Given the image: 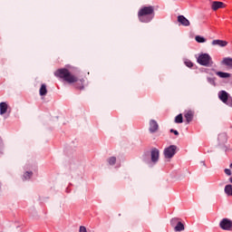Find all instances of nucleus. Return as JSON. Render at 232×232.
I'll return each mask as SVG.
<instances>
[{
	"instance_id": "nucleus-23",
	"label": "nucleus",
	"mask_w": 232,
	"mask_h": 232,
	"mask_svg": "<svg viewBox=\"0 0 232 232\" xmlns=\"http://www.w3.org/2000/svg\"><path fill=\"white\" fill-rule=\"evenodd\" d=\"M117 162V158L115 157H111L108 159V163L110 166H115V163Z\"/></svg>"
},
{
	"instance_id": "nucleus-13",
	"label": "nucleus",
	"mask_w": 232,
	"mask_h": 232,
	"mask_svg": "<svg viewBox=\"0 0 232 232\" xmlns=\"http://www.w3.org/2000/svg\"><path fill=\"white\" fill-rule=\"evenodd\" d=\"M212 45L224 47V46H227V42L224 40H213Z\"/></svg>"
},
{
	"instance_id": "nucleus-20",
	"label": "nucleus",
	"mask_w": 232,
	"mask_h": 232,
	"mask_svg": "<svg viewBox=\"0 0 232 232\" xmlns=\"http://www.w3.org/2000/svg\"><path fill=\"white\" fill-rule=\"evenodd\" d=\"M33 175H34V172L26 171L25 173H24L23 179L24 180H30V179H32Z\"/></svg>"
},
{
	"instance_id": "nucleus-16",
	"label": "nucleus",
	"mask_w": 232,
	"mask_h": 232,
	"mask_svg": "<svg viewBox=\"0 0 232 232\" xmlns=\"http://www.w3.org/2000/svg\"><path fill=\"white\" fill-rule=\"evenodd\" d=\"M216 75H218V77H220V79H229V77H231V73L224 72H216Z\"/></svg>"
},
{
	"instance_id": "nucleus-30",
	"label": "nucleus",
	"mask_w": 232,
	"mask_h": 232,
	"mask_svg": "<svg viewBox=\"0 0 232 232\" xmlns=\"http://www.w3.org/2000/svg\"><path fill=\"white\" fill-rule=\"evenodd\" d=\"M203 166H206V163L205 162H202Z\"/></svg>"
},
{
	"instance_id": "nucleus-27",
	"label": "nucleus",
	"mask_w": 232,
	"mask_h": 232,
	"mask_svg": "<svg viewBox=\"0 0 232 232\" xmlns=\"http://www.w3.org/2000/svg\"><path fill=\"white\" fill-rule=\"evenodd\" d=\"M79 231L80 232H88V230H86V227H84V226H81Z\"/></svg>"
},
{
	"instance_id": "nucleus-3",
	"label": "nucleus",
	"mask_w": 232,
	"mask_h": 232,
	"mask_svg": "<svg viewBox=\"0 0 232 232\" xmlns=\"http://www.w3.org/2000/svg\"><path fill=\"white\" fill-rule=\"evenodd\" d=\"M198 63L201 66H213V59L208 53L199 54V56L198 57Z\"/></svg>"
},
{
	"instance_id": "nucleus-1",
	"label": "nucleus",
	"mask_w": 232,
	"mask_h": 232,
	"mask_svg": "<svg viewBox=\"0 0 232 232\" xmlns=\"http://www.w3.org/2000/svg\"><path fill=\"white\" fill-rule=\"evenodd\" d=\"M54 75L55 77H59V79H63V81L68 82V84H75V88L78 90H84V79H79L66 68L56 70Z\"/></svg>"
},
{
	"instance_id": "nucleus-19",
	"label": "nucleus",
	"mask_w": 232,
	"mask_h": 232,
	"mask_svg": "<svg viewBox=\"0 0 232 232\" xmlns=\"http://www.w3.org/2000/svg\"><path fill=\"white\" fill-rule=\"evenodd\" d=\"M225 193L227 197H232V185H227L225 187Z\"/></svg>"
},
{
	"instance_id": "nucleus-25",
	"label": "nucleus",
	"mask_w": 232,
	"mask_h": 232,
	"mask_svg": "<svg viewBox=\"0 0 232 232\" xmlns=\"http://www.w3.org/2000/svg\"><path fill=\"white\" fill-rule=\"evenodd\" d=\"M185 64L188 66V68H193V62L189 60L185 61Z\"/></svg>"
},
{
	"instance_id": "nucleus-28",
	"label": "nucleus",
	"mask_w": 232,
	"mask_h": 232,
	"mask_svg": "<svg viewBox=\"0 0 232 232\" xmlns=\"http://www.w3.org/2000/svg\"><path fill=\"white\" fill-rule=\"evenodd\" d=\"M170 133H174V135H179V130H175L173 129L170 130Z\"/></svg>"
},
{
	"instance_id": "nucleus-8",
	"label": "nucleus",
	"mask_w": 232,
	"mask_h": 232,
	"mask_svg": "<svg viewBox=\"0 0 232 232\" xmlns=\"http://www.w3.org/2000/svg\"><path fill=\"white\" fill-rule=\"evenodd\" d=\"M171 226H175V224H177L174 227L175 231H184V224H182V222L179 221V218H172L170 221Z\"/></svg>"
},
{
	"instance_id": "nucleus-2",
	"label": "nucleus",
	"mask_w": 232,
	"mask_h": 232,
	"mask_svg": "<svg viewBox=\"0 0 232 232\" xmlns=\"http://www.w3.org/2000/svg\"><path fill=\"white\" fill-rule=\"evenodd\" d=\"M155 17V7L152 5L143 6L138 12V19L140 23H151Z\"/></svg>"
},
{
	"instance_id": "nucleus-11",
	"label": "nucleus",
	"mask_w": 232,
	"mask_h": 232,
	"mask_svg": "<svg viewBox=\"0 0 232 232\" xmlns=\"http://www.w3.org/2000/svg\"><path fill=\"white\" fill-rule=\"evenodd\" d=\"M218 140L219 144H226L227 142V134L226 132H221L218 135Z\"/></svg>"
},
{
	"instance_id": "nucleus-29",
	"label": "nucleus",
	"mask_w": 232,
	"mask_h": 232,
	"mask_svg": "<svg viewBox=\"0 0 232 232\" xmlns=\"http://www.w3.org/2000/svg\"><path fill=\"white\" fill-rule=\"evenodd\" d=\"M229 182L232 184V177L229 178Z\"/></svg>"
},
{
	"instance_id": "nucleus-17",
	"label": "nucleus",
	"mask_w": 232,
	"mask_h": 232,
	"mask_svg": "<svg viewBox=\"0 0 232 232\" xmlns=\"http://www.w3.org/2000/svg\"><path fill=\"white\" fill-rule=\"evenodd\" d=\"M221 63L222 64H225V66H228V68H232V58H229V57L224 58Z\"/></svg>"
},
{
	"instance_id": "nucleus-7",
	"label": "nucleus",
	"mask_w": 232,
	"mask_h": 232,
	"mask_svg": "<svg viewBox=\"0 0 232 232\" xmlns=\"http://www.w3.org/2000/svg\"><path fill=\"white\" fill-rule=\"evenodd\" d=\"M160 157V150H159V149L157 148H153L150 150V161L153 164H157V162H159V159Z\"/></svg>"
},
{
	"instance_id": "nucleus-22",
	"label": "nucleus",
	"mask_w": 232,
	"mask_h": 232,
	"mask_svg": "<svg viewBox=\"0 0 232 232\" xmlns=\"http://www.w3.org/2000/svg\"><path fill=\"white\" fill-rule=\"evenodd\" d=\"M207 81L209 84H211L212 86H217V82L215 81H217V78H211V77H208Z\"/></svg>"
},
{
	"instance_id": "nucleus-4",
	"label": "nucleus",
	"mask_w": 232,
	"mask_h": 232,
	"mask_svg": "<svg viewBox=\"0 0 232 232\" xmlns=\"http://www.w3.org/2000/svg\"><path fill=\"white\" fill-rule=\"evenodd\" d=\"M218 98L224 102V104H227V106H229L232 108V98L229 97V94L226 91H221L218 92Z\"/></svg>"
},
{
	"instance_id": "nucleus-15",
	"label": "nucleus",
	"mask_w": 232,
	"mask_h": 232,
	"mask_svg": "<svg viewBox=\"0 0 232 232\" xmlns=\"http://www.w3.org/2000/svg\"><path fill=\"white\" fill-rule=\"evenodd\" d=\"M193 115H195V112H193V111H188L187 112H185L184 116L188 124L189 122H191V121H193Z\"/></svg>"
},
{
	"instance_id": "nucleus-12",
	"label": "nucleus",
	"mask_w": 232,
	"mask_h": 232,
	"mask_svg": "<svg viewBox=\"0 0 232 232\" xmlns=\"http://www.w3.org/2000/svg\"><path fill=\"white\" fill-rule=\"evenodd\" d=\"M178 23H180L182 26H189L190 24L189 20H188L184 15L178 16Z\"/></svg>"
},
{
	"instance_id": "nucleus-24",
	"label": "nucleus",
	"mask_w": 232,
	"mask_h": 232,
	"mask_svg": "<svg viewBox=\"0 0 232 232\" xmlns=\"http://www.w3.org/2000/svg\"><path fill=\"white\" fill-rule=\"evenodd\" d=\"M195 40L197 41V43H206V38L200 35H197L195 37Z\"/></svg>"
},
{
	"instance_id": "nucleus-6",
	"label": "nucleus",
	"mask_w": 232,
	"mask_h": 232,
	"mask_svg": "<svg viewBox=\"0 0 232 232\" xmlns=\"http://www.w3.org/2000/svg\"><path fill=\"white\" fill-rule=\"evenodd\" d=\"M219 227L223 229V231H232V220L229 218H223L219 222Z\"/></svg>"
},
{
	"instance_id": "nucleus-26",
	"label": "nucleus",
	"mask_w": 232,
	"mask_h": 232,
	"mask_svg": "<svg viewBox=\"0 0 232 232\" xmlns=\"http://www.w3.org/2000/svg\"><path fill=\"white\" fill-rule=\"evenodd\" d=\"M225 173H226V175H227L228 177H231V169H225Z\"/></svg>"
},
{
	"instance_id": "nucleus-18",
	"label": "nucleus",
	"mask_w": 232,
	"mask_h": 232,
	"mask_svg": "<svg viewBox=\"0 0 232 232\" xmlns=\"http://www.w3.org/2000/svg\"><path fill=\"white\" fill-rule=\"evenodd\" d=\"M40 95L43 97L48 93V89H46V84L43 83L41 85L40 91H39Z\"/></svg>"
},
{
	"instance_id": "nucleus-21",
	"label": "nucleus",
	"mask_w": 232,
	"mask_h": 232,
	"mask_svg": "<svg viewBox=\"0 0 232 232\" xmlns=\"http://www.w3.org/2000/svg\"><path fill=\"white\" fill-rule=\"evenodd\" d=\"M175 122L176 124H182V122H184L182 114H179L178 116H176Z\"/></svg>"
},
{
	"instance_id": "nucleus-14",
	"label": "nucleus",
	"mask_w": 232,
	"mask_h": 232,
	"mask_svg": "<svg viewBox=\"0 0 232 232\" xmlns=\"http://www.w3.org/2000/svg\"><path fill=\"white\" fill-rule=\"evenodd\" d=\"M8 111V104L5 102H0V115H5Z\"/></svg>"
},
{
	"instance_id": "nucleus-9",
	"label": "nucleus",
	"mask_w": 232,
	"mask_h": 232,
	"mask_svg": "<svg viewBox=\"0 0 232 232\" xmlns=\"http://www.w3.org/2000/svg\"><path fill=\"white\" fill-rule=\"evenodd\" d=\"M158 130H159V123L155 120H150L149 131H150V133H155Z\"/></svg>"
},
{
	"instance_id": "nucleus-5",
	"label": "nucleus",
	"mask_w": 232,
	"mask_h": 232,
	"mask_svg": "<svg viewBox=\"0 0 232 232\" xmlns=\"http://www.w3.org/2000/svg\"><path fill=\"white\" fill-rule=\"evenodd\" d=\"M177 153V146L176 145H170L168 148H165L163 151V155L165 159H173Z\"/></svg>"
},
{
	"instance_id": "nucleus-10",
	"label": "nucleus",
	"mask_w": 232,
	"mask_h": 232,
	"mask_svg": "<svg viewBox=\"0 0 232 232\" xmlns=\"http://www.w3.org/2000/svg\"><path fill=\"white\" fill-rule=\"evenodd\" d=\"M226 6V4L223 2L214 1L212 2L211 8L214 10V12H217L219 8H224Z\"/></svg>"
}]
</instances>
